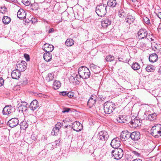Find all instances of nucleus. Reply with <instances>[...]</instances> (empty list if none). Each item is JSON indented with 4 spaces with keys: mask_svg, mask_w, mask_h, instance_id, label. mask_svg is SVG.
Instances as JSON below:
<instances>
[{
    "mask_svg": "<svg viewBox=\"0 0 161 161\" xmlns=\"http://www.w3.org/2000/svg\"><path fill=\"white\" fill-rule=\"evenodd\" d=\"M79 77L84 79L89 78L90 75V72L89 69L85 66L80 67L78 70Z\"/></svg>",
    "mask_w": 161,
    "mask_h": 161,
    "instance_id": "nucleus-1",
    "label": "nucleus"
},
{
    "mask_svg": "<svg viewBox=\"0 0 161 161\" xmlns=\"http://www.w3.org/2000/svg\"><path fill=\"white\" fill-rule=\"evenodd\" d=\"M116 108L115 104L109 101L105 102L103 104L104 112L109 114L113 112Z\"/></svg>",
    "mask_w": 161,
    "mask_h": 161,
    "instance_id": "nucleus-2",
    "label": "nucleus"
},
{
    "mask_svg": "<svg viewBox=\"0 0 161 161\" xmlns=\"http://www.w3.org/2000/svg\"><path fill=\"white\" fill-rule=\"evenodd\" d=\"M107 6L104 4H102L97 6L96 8V12L99 16L103 17L107 12Z\"/></svg>",
    "mask_w": 161,
    "mask_h": 161,
    "instance_id": "nucleus-3",
    "label": "nucleus"
},
{
    "mask_svg": "<svg viewBox=\"0 0 161 161\" xmlns=\"http://www.w3.org/2000/svg\"><path fill=\"white\" fill-rule=\"evenodd\" d=\"M161 125L156 124L153 126L151 130V135L155 137H158L161 136Z\"/></svg>",
    "mask_w": 161,
    "mask_h": 161,
    "instance_id": "nucleus-4",
    "label": "nucleus"
},
{
    "mask_svg": "<svg viewBox=\"0 0 161 161\" xmlns=\"http://www.w3.org/2000/svg\"><path fill=\"white\" fill-rule=\"evenodd\" d=\"M109 137L108 132L105 130L100 131L97 135L98 139L102 142L106 141Z\"/></svg>",
    "mask_w": 161,
    "mask_h": 161,
    "instance_id": "nucleus-5",
    "label": "nucleus"
},
{
    "mask_svg": "<svg viewBox=\"0 0 161 161\" xmlns=\"http://www.w3.org/2000/svg\"><path fill=\"white\" fill-rule=\"evenodd\" d=\"M112 155L114 158L116 159H119L123 156V153L121 149H115L112 151Z\"/></svg>",
    "mask_w": 161,
    "mask_h": 161,
    "instance_id": "nucleus-6",
    "label": "nucleus"
},
{
    "mask_svg": "<svg viewBox=\"0 0 161 161\" xmlns=\"http://www.w3.org/2000/svg\"><path fill=\"white\" fill-rule=\"evenodd\" d=\"M130 126L131 127L136 128L139 127L142 124V120L135 118L133 119H131L130 122Z\"/></svg>",
    "mask_w": 161,
    "mask_h": 161,
    "instance_id": "nucleus-7",
    "label": "nucleus"
},
{
    "mask_svg": "<svg viewBox=\"0 0 161 161\" xmlns=\"http://www.w3.org/2000/svg\"><path fill=\"white\" fill-rule=\"evenodd\" d=\"M70 127H71L74 130L78 132L80 131L82 129V125L78 121H75L72 123L71 125H69Z\"/></svg>",
    "mask_w": 161,
    "mask_h": 161,
    "instance_id": "nucleus-8",
    "label": "nucleus"
},
{
    "mask_svg": "<svg viewBox=\"0 0 161 161\" xmlns=\"http://www.w3.org/2000/svg\"><path fill=\"white\" fill-rule=\"evenodd\" d=\"M120 138L117 137L114 138L110 143L111 146L115 149H118L120 146Z\"/></svg>",
    "mask_w": 161,
    "mask_h": 161,
    "instance_id": "nucleus-9",
    "label": "nucleus"
},
{
    "mask_svg": "<svg viewBox=\"0 0 161 161\" xmlns=\"http://www.w3.org/2000/svg\"><path fill=\"white\" fill-rule=\"evenodd\" d=\"M147 34V31L146 29H141L138 32L137 37L139 39H142L146 37Z\"/></svg>",
    "mask_w": 161,
    "mask_h": 161,
    "instance_id": "nucleus-10",
    "label": "nucleus"
},
{
    "mask_svg": "<svg viewBox=\"0 0 161 161\" xmlns=\"http://www.w3.org/2000/svg\"><path fill=\"white\" fill-rule=\"evenodd\" d=\"M130 133L127 131H122L120 135V138L122 141H126L130 138Z\"/></svg>",
    "mask_w": 161,
    "mask_h": 161,
    "instance_id": "nucleus-11",
    "label": "nucleus"
},
{
    "mask_svg": "<svg viewBox=\"0 0 161 161\" xmlns=\"http://www.w3.org/2000/svg\"><path fill=\"white\" fill-rule=\"evenodd\" d=\"M19 123L18 119L16 118H14L9 119L7 124L10 127L13 128L17 126Z\"/></svg>",
    "mask_w": 161,
    "mask_h": 161,
    "instance_id": "nucleus-12",
    "label": "nucleus"
},
{
    "mask_svg": "<svg viewBox=\"0 0 161 161\" xmlns=\"http://www.w3.org/2000/svg\"><path fill=\"white\" fill-rule=\"evenodd\" d=\"M13 107L11 105L6 106L3 108L2 113L3 114L8 115L12 112Z\"/></svg>",
    "mask_w": 161,
    "mask_h": 161,
    "instance_id": "nucleus-13",
    "label": "nucleus"
},
{
    "mask_svg": "<svg viewBox=\"0 0 161 161\" xmlns=\"http://www.w3.org/2000/svg\"><path fill=\"white\" fill-rule=\"evenodd\" d=\"M26 64V63L24 61H21L20 63L17 64H16V66L18 70L19 71H24L26 69V66L25 65Z\"/></svg>",
    "mask_w": 161,
    "mask_h": 161,
    "instance_id": "nucleus-14",
    "label": "nucleus"
},
{
    "mask_svg": "<svg viewBox=\"0 0 161 161\" xmlns=\"http://www.w3.org/2000/svg\"><path fill=\"white\" fill-rule=\"evenodd\" d=\"M39 104L38 101L36 100H34L31 103L29 107L31 109L34 111L38 108Z\"/></svg>",
    "mask_w": 161,
    "mask_h": 161,
    "instance_id": "nucleus-15",
    "label": "nucleus"
},
{
    "mask_svg": "<svg viewBox=\"0 0 161 161\" xmlns=\"http://www.w3.org/2000/svg\"><path fill=\"white\" fill-rule=\"evenodd\" d=\"M54 46L48 43L45 44L42 47V49L46 52H51L54 49Z\"/></svg>",
    "mask_w": 161,
    "mask_h": 161,
    "instance_id": "nucleus-16",
    "label": "nucleus"
},
{
    "mask_svg": "<svg viewBox=\"0 0 161 161\" xmlns=\"http://www.w3.org/2000/svg\"><path fill=\"white\" fill-rule=\"evenodd\" d=\"M130 138L134 141L138 140L140 138V133L138 131H135L130 133Z\"/></svg>",
    "mask_w": 161,
    "mask_h": 161,
    "instance_id": "nucleus-17",
    "label": "nucleus"
},
{
    "mask_svg": "<svg viewBox=\"0 0 161 161\" xmlns=\"http://www.w3.org/2000/svg\"><path fill=\"white\" fill-rule=\"evenodd\" d=\"M127 117L124 115H119L117 118V121L121 123H127Z\"/></svg>",
    "mask_w": 161,
    "mask_h": 161,
    "instance_id": "nucleus-18",
    "label": "nucleus"
},
{
    "mask_svg": "<svg viewBox=\"0 0 161 161\" xmlns=\"http://www.w3.org/2000/svg\"><path fill=\"white\" fill-rule=\"evenodd\" d=\"M151 47L152 49L156 53H158L161 51V45L160 44H158L154 42L152 43Z\"/></svg>",
    "mask_w": 161,
    "mask_h": 161,
    "instance_id": "nucleus-19",
    "label": "nucleus"
},
{
    "mask_svg": "<svg viewBox=\"0 0 161 161\" xmlns=\"http://www.w3.org/2000/svg\"><path fill=\"white\" fill-rule=\"evenodd\" d=\"M26 13L23 9L20 8L17 12V17L19 19H22L26 17Z\"/></svg>",
    "mask_w": 161,
    "mask_h": 161,
    "instance_id": "nucleus-20",
    "label": "nucleus"
},
{
    "mask_svg": "<svg viewBox=\"0 0 161 161\" xmlns=\"http://www.w3.org/2000/svg\"><path fill=\"white\" fill-rule=\"evenodd\" d=\"M135 19V17L129 14H128L126 16L125 21L126 23L130 25L133 23Z\"/></svg>",
    "mask_w": 161,
    "mask_h": 161,
    "instance_id": "nucleus-21",
    "label": "nucleus"
},
{
    "mask_svg": "<svg viewBox=\"0 0 161 161\" xmlns=\"http://www.w3.org/2000/svg\"><path fill=\"white\" fill-rule=\"evenodd\" d=\"M111 21L108 18L105 19L101 21L102 26L104 28L108 27L111 25Z\"/></svg>",
    "mask_w": 161,
    "mask_h": 161,
    "instance_id": "nucleus-22",
    "label": "nucleus"
},
{
    "mask_svg": "<svg viewBox=\"0 0 161 161\" xmlns=\"http://www.w3.org/2000/svg\"><path fill=\"white\" fill-rule=\"evenodd\" d=\"M20 75V71L16 69L14 70L11 73V76L14 79H17L19 78Z\"/></svg>",
    "mask_w": 161,
    "mask_h": 161,
    "instance_id": "nucleus-23",
    "label": "nucleus"
},
{
    "mask_svg": "<svg viewBox=\"0 0 161 161\" xmlns=\"http://www.w3.org/2000/svg\"><path fill=\"white\" fill-rule=\"evenodd\" d=\"M80 77L77 75H76L75 76H72L70 78V81L75 84H79L80 83L79 80Z\"/></svg>",
    "mask_w": 161,
    "mask_h": 161,
    "instance_id": "nucleus-24",
    "label": "nucleus"
},
{
    "mask_svg": "<svg viewBox=\"0 0 161 161\" xmlns=\"http://www.w3.org/2000/svg\"><path fill=\"white\" fill-rule=\"evenodd\" d=\"M158 59V56L155 53L151 54L149 57V61L152 63H153L157 61Z\"/></svg>",
    "mask_w": 161,
    "mask_h": 161,
    "instance_id": "nucleus-25",
    "label": "nucleus"
},
{
    "mask_svg": "<svg viewBox=\"0 0 161 161\" xmlns=\"http://www.w3.org/2000/svg\"><path fill=\"white\" fill-rule=\"evenodd\" d=\"M50 53L46 52L43 54V58L46 61L49 62L52 59V54Z\"/></svg>",
    "mask_w": 161,
    "mask_h": 161,
    "instance_id": "nucleus-26",
    "label": "nucleus"
},
{
    "mask_svg": "<svg viewBox=\"0 0 161 161\" xmlns=\"http://www.w3.org/2000/svg\"><path fill=\"white\" fill-rule=\"evenodd\" d=\"M90 67L92 70L96 74L100 71L99 69V67L93 64H91Z\"/></svg>",
    "mask_w": 161,
    "mask_h": 161,
    "instance_id": "nucleus-27",
    "label": "nucleus"
},
{
    "mask_svg": "<svg viewBox=\"0 0 161 161\" xmlns=\"http://www.w3.org/2000/svg\"><path fill=\"white\" fill-rule=\"evenodd\" d=\"M96 102V99L93 98H90L87 102V105L89 108H91L95 105Z\"/></svg>",
    "mask_w": 161,
    "mask_h": 161,
    "instance_id": "nucleus-28",
    "label": "nucleus"
},
{
    "mask_svg": "<svg viewBox=\"0 0 161 161\" xmlns=\"http://www.w3.org/2000/svg\"><path fill=\"white\" fill-rule=\"evenodd\" d=\"M117 4L116 0H108L107 2V5L110 7H114Z\"/></svg>",
    "mask_w": 161,
    "mask_h": 161,
    "instance_id": "nucleus-29",
    "label": "nucleus"
},
{
    "mask_svg": "<svg viewBox=\"0 0 161 161\" xmlns=\"http://www.w3.org/2000/svg\"><path fill=\"white\" fill-rule=\"evenodd\" d=\"M11 20L10 18L7 16H3L2 19L3 22L5 25L8 24Z\"/></svg>",
    "mask_w": 161,
    "mask_h": 161,
    "instance_id": "nucleus-30",
    "label": "nucleus"
},
{
    "mask_svg": "<svg viewBox=\"0 0 161 161\" xmlns=\"http://www.w3.org/2000/svg\"><path fill=\"white\" fill-rule=\"evenodd\" d=\"M65 45L68 47L72 46L74 44V41L72 39H68L65 42Z\"/></svg>",
    "mask_w": 161,
    "mask_h": 161,
    "instance_id": "nucleus-31",
    "label": "nucleus"
},
{
    "mask_svg": "<svg viewBox=\"0 0 161 161\" xmlns=\"http://www.w3.org/2000/svg\"><path fill=\"white\" fill-rule=\"evenodd\" d=\"M61 86L60 82L57 80L55 81L53 84V88L55 90L58 89Z\"/></svg>",
    "mask_w": 161,
    "mask_h": 161,
    "instance_id": "nucleus-32",
    "label": "nucleus"
},
{
    "mask_svg": "<svg viewBox=\"0 0 161 161\" xmlns=\"http://www.w3.org/2000/svg\"><path fill=\"white\" fill-rule=\"evenodd\" d=\"M59 129L58 127L55 126L52 130L51 134L52 135H57L59 132Z\"/></svg>",
    "mask_w": 161,
    "mask_h": 161,
    "instance_id": "nucleus-33",
    "label": "nucleus"
},
{
    "mask_svg": "<svg viewBox=\"0 0 161 161\" xmlns=\"http://www.w3.org/2000/svg\"><path fill=\"white\" fill-rule=\"evenodd\" d=\"M131 68L134 70H138L140 68V64L137 62L133 63L132 65Z\"/></svg>",
    "mask_w": 161,
    "mask_h": 161,
    "instance_id": "nucleus-34",
    "label": "nucleus"
},
{
    "mask_svg": "<svg viewBox=\"0 0 161 161\" xmlns=\"http://www.w3.org/2000/svg\"><path fill=\"white\" fill-rule=\"evenodd\" d=\"M20 128L23 130H25L28 126L27 123L24 121L21 122L20 124Z\"/></svg>",
    "mask_w": 161,
    "mask_h": 161,
    "instance_id": "nucleus-35",
    "label": "nucleus"
},
{
    "mask_svg": "<svg viewBox=\"0 0 161 161\" xmlns=\"http://www.w3.org/2000/svg\"><path fill=\"white\" fill-rule=\"evenodd\" d=\"M155 69V66L149 65L146 67V69L147 72H153Z\"/></svg>",
    "mask_w": 161,
    "mask_h": 161,
    "instance_id": "nucleus-36",
    "label": "nucleus"
},
{
    "mask_svg": "<svg viewBox=\"0 0 161 161\" xmlns=\"http://www.w3.org/2000/svg\"><path fill=\"white\" fill-rule=\"evenodd\" d=\"M157 115L156 113H154L153 114L149 115L147 118L148 119V120L151 121L155 119Z\"/></svg>",
    "mask_w": 161,
    "mask_h": 161,
    "instance_id": "nucleus-37",
    "label": "nucleus"
},
{
    "mask_svg": "<svg viewBox=\"0 0 161 161\" xmlns=\"http://www.w3.org/2000/svg\"><path fill=\"white\" fill-rule=\"evenodd\" d=\"M105 59L107 61L111 62L114 60V56L109 55L106 56Z\"/></svg>",
    "mask_w": 161,
    "mask_h": 161,
    "instance_id": "nucleus-38",
    "label": "nucleus"
},
{
    "mask_svg": "<svg viewBox=\"0 0 161 161\" xmlns=\"http://www.w3.org/2000/svg\"><path fill=\"white\" fill-rule=\"evenodd\" d=\"M118 15L119 17L122 18H123L126 16L125 13L122 10H120L119 11Z\"/></svg>",
    "mask_w": 161,
    "mask_h": 161,
    "instance_id": "nucleus-39",
    "label": "nucleus"
},
{
    "mask_svg": "<svg viewBox=\"0 0 161 161\" xmlns=\"http://www.w3.org/2000/svg\"><path fill=\"white\" fill-rule=\"evenodd\" d=\"M20 83L23 85H25L27 83V80L26 77H24L21 79L20 81Z\"/></svg>",
    "mask_w": 161,
    "mask_h": 161,
    "instance_id": "nucleus-40",
    "label": "nucleus"
},
{
    "mask_svg": "<svg viewBox=\"0 0 161 161\" xmlns=\"http://www.w3.org/2000/svg\"><path fill=\"white\" fill-rule=\"evenodd\" d=\"M31 9L32 10H37L38 8V5L36 3H34L31 4Z\"/></svg>",
    "mask_w": 161,
    "mask_h": 161,
    "instance_id": "nucleus-41",
    "label": "nucleus"
},
{
    "mask_svg": "<svg viewBox=\"0 0 161 161\" xmlns=\"http://www.w3.org/2000/svg\"><path fill=\"white\" fill-rule=\"evenodd\" d=\"M63 122L64 123L67 124L68 123L71 122L72 121L71 119L69 118H66L65 119L63 120Z\"/></svg>",
    "mask_w": 161,
    "mask_h": 161,
    "instance_id": "nucleus-42",
    "label": "nucleus"
},
{
    "mask_svg": "<svg viewBox=\"0 0 161 161\" xmlns=\"http://www.w3.org/2000/svg\"><path fill=\"white\" fill-rule=\"evenodd\" d=\"M147 39L151 41H154V37L152 36V35H148L147 34V36L146 37Z\"/></svg>",
    "mask_w": 161,
    "mask_h": 161,
    "instance_id": "nucleus-43",
    "label": "nucleus"
},
{
    "mask_svg": "<svg viewBox=\"0 0 161 161\" xmlns=\"http://www.w3.org/2000/svg\"><path fill=\"white\" fill-rule=\"evenodd\" d=\"M22 2L26 6H28L30 4V3L28 0H22Z\"/></svg>",
    "mask_w": 161,
    "mask_h": 161,
    "instance_id": "nucleus-44",
    "label": "nucleus"
},
{
    "mask_svg": "<svg viewBox=\"0 0 161 161\" xmlns=\"http://www.w3.org/2000/svg\"><path fill=\"white\" fill-rule=\"evenodd\" d=\"M74 95V93L73 92H67V96L69 98H72Z\"/></svg>",
    "mask_w": 161,
    "mask_h": 161,
    "instance_id": "nucleus-45",
    "label": "nucleus"
},
{
    "mask_svg": "<svg viewBox=\"0 0 161 161\" xmlns=\"http://www.w3.org/2000/svg\"><path fill=\"white\" fill-rule=\"evenodd\" d=\"M143 20H144V22L146 24H147L148 25H149V24H150V20L148 18H147L146 17H145L143 18Z\"/></svg>",
    "mask_w": 161,
    "mask_h": 161,
    "instance_id": "nucleus-46",
    "label": "nucleus"
},
{
    "mask_svg": "<svg viewBox=\"0 0 161 161\" xmlns=\"http://www.w3.org/2000/svg\"><path fill=\"white\" fill-rule=\"evenodd\" d=\"M24 57L25 58L27 61H30V57L28 54L26 53L24 54Z\"/></svg>",
    "mask_w": 161,
    "mask_h": 161,
    "instance_id": "nucleus-47",
    "label": "nucleus"
},
{
    "mask_svg": "<svg viewBox=\"0 0 161 161\" xmlns=\"http://www.w3.org/2000/svg\"><path fill=\"white\" fill-rule=\"evenodd\" d=\"M59 94L64 96H67V92L65 91L59 93Z\"/></svg>",
    "mask_w": 161,
    "mask_h": 161,
    "instance_id": "nucleus-48",
    "label": "nucleus"
},
{
    "mask_svg": "<svg viewBox=\"0 0 161 161\" xmlns=\"http://www.w3.org/2000/svg\"><path fill=\"white\" fill-rule=\"evenodd\" d=\"M71 110V109L69 108H64L63 109L62 111V112L63 113H65L66 112H68L69 110Z\"/></svg>",
    "mask_w": 161,
    "mask_h": 161,
    "instance_id": "nucleus-49",
    "label": "nucleus"
},
{
    "mask_svg": "<svg viewBox=\"0 0 161 161\" xmlns=\"http://www.w3.org/2000/svg\"><path fill=\"white\" fill-rule=\"evenodd\" d=\"M28 104L26 102H24L23 104H20V107H24L25 108H26L28 106Z\"/></svg>",
    "mask_w": 161,
    "mask_h": 161,
    "instance_id": "nucleus-50",
    "label": "nucleus"
},
{
    "mask_svg": "<svg viewBox=\"0 0 161 161\" xmlns=\"http://www.w3.org/2000/svg\"><path fill=\"white\" fill-rule=\"evenodd\" d=\"M30 20L28 19H26L24 23V24L25 25H27V24L30 23Z\"/></svg>",
    "mask_w": 161,
    "mask_h": 161,
    "instance_id": "nucleus-51",
    "label": "nucleus"
},
{
    "mask_svg": "<svg viewBox=\"0 0 161 161\" xmlns=\"http://www.w3.org/2000/svg\"><path fill=\"white\" fill-rule=\"evenodd\" d=\"M62 125L61 123L58 122L55 125V126L57 127H58L59 129H60Z\"/></svg>",
    "mask_w": 161,
    "mask_h": 161,
    "instance_id": "nucleus-52",
    "label": "nucleus"
},
{
    "mask_svg": "<svg viewBox=\"0 0 161 161\" xmlns=\"http://www.w3.org/2000/svg\"><path fill=\"white\" fill-rule=\"evenodd\" d=\"M4 80L2 78H0V86H1L3 84Z\"/></svg>",
    "mask_w": 161,
    "mask_h": 161,
    "instance_id": "nucleus-53",
    "label": "nucleus"
},
{
    "mask_svg": "<svg viewBox=\"0 0 161 161\" xmlns=\"http://www.w3.org/2000/svg\"><path fill=\"white\" fill-rule=\"evenodd\" d=\"M132 153L135 155L136 156L138 157L140 155L139 153L138 152L136 151H133L132 152Z\"/></svg>",
    "mask_w": 161,
    "mask_h": 161,
    "instance_id": "nucleus-54",
    "label": "nucleus"
},
{
    "mask_svg": "<svg viewBox=\"0 0 161 161\" xmlns=\"http://www.w3.org/2000/svg\"><path fill=\"white\" fill-rule=\"evenodd\" d=\"M54 31V29L53 28H50L48 31V33L49 34L53 32Z\"/></svg>",
    "mask_w": 161,
    "mask_h": 161,
    "instance_id": "nucleus-55",
    "label": "nucleus"
},
{
    "mask_svg": "<svg viewBox=\"0 0 161 161\" xmlns=\"http://www.w3.org/2000/svg\"><path fill=\"white\" fill-rule=\"evenodd\" d=\"M31 21L32 23H34L37 21V19L35 18H32Z\"/></svg>",
    "mask_w": 161,
    "mask_h": 161,
    "instance_id": "nucleus-56",
    "label": "nucleus"
},
{
    "mask_svg": "<svg viewBox=\"0 0 161 161\" xmlns=\"http://www.w3.org/2000/svg\"><path fill=\"white\" fill-rule=\"evenodd\" d=\"M1 8L3 9L4 12H7V8L5 6L1 7Z\"/></svg>",
    "mask_w": 161,
    "mask_h": 161,
    "instance_id": "nucleus-57",
    "label": "nucleus"
},
{
    "mask_svg": "<svg viewBox=\"0 0 161 161\" xmlns=\"http://www.w3.org/2000/svg\"><path fill=\"white\" fill-rule=\"evenodd\" d=\"M157 15L158 17L160 19H161V12H159L157 14Z\"/></svg>",
    "mask_w": 161,
    "mask_h": 161,
    "instance_id": "nucleus-58",
    "label": "nucleus"
},
{
    "mask_svg": "<svg viewBox=\"0 0 161 161\" xmlns=\"http://www.w3.org/2000/svg\"><path fill=\"white\" fill-rule=\"evenodd\" d=\"M34 135V134H33L31 135V138L33 139V140H35L36 139V136H35Z\"/></svg>",
    "mask_w": 161,
    "mask_h": 161,
    "instance_id": "nucleus-59",
    "label": "nucleus"
},
{
    "mask_svg": "<svg viewBox=\"0 0 161 161\" xmlns=\"http://www.w3.org/2000/svg\"><path fill=\"white\" fill-rule=\"evenodd\" d=\"M132 161H142V160L140 159H136L133 160Z\"/></svg>",
    "mask_w": 161,
    "mask_h": 161,
    "instance_id": "nucleus-60",
    "label": "nucleus"
},
{
    "mask_svg": "<svg viewBox=\"0 0 161 161\" xmlns=\"http://www.w3.org/2000/svg\"><path fill=\"white\" fill-rule=\"evenodd\" d=\"M118 59L119 60V61H122V58L120 57H119L118 58Z\"/></svg>",
    "mask_w": 161,
    "mask_h": 161,
    "instance_id": "nucleus-61",
    "label": "nucleus"
},
{
    "mask_svg": "<svg viewBox=\"0 0 161 161\" xmlns=\"http://www.w3.org/2000/svg\"><path fill=\"white\" fill-rule=\"evenodd\" d=\"M42 21L44 22H46L47 23H48V21L46 19H43L42 20Z\"/></svg>",
    "mask_w": 161,
    "mask_h": 161,
    "instance_id": "nucleus-62",
    "label": "nucleus"
},
{
    "mask_svg": "<svg viewBox=\"0 0 161 161\" xmlns=\"http://www.w3.org/2000/svg\"><path fill=\"white\" fill-rule=\"evenodd\" d=\"M6 1H8L9 2H13L14 1V0H5Z\"/></svg>",
    "mask_w": 161,
    "mask_h": 161,
    "instance_id": "nucleus-63",
    "label": "nucleus"
},
{
    "mask_svg": "<svg viewBox=\"0 0 161 161\" xmlns=\"http://www.w3.org/2000/svg\"><path fill=\"white\" fill-rule=\"evenodd\" d=\"M158 71L159 72V74L161 75V69L159 70H158Z\"/></svg>",
    "mask_w": 161,
    "mask_h": 161,
    "instance_id": "nucleus-64",
    "label": "nucleus"
}]
</instances>
